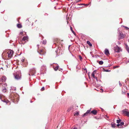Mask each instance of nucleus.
<instances>
[{
  "mask_svg": "<svg viewBox=\"0 0 129 129\" xmlns=\"http://www.w3.org/2000/svg\"><path fill=\"white\" fill-rule=\"evenodd\" d=\"M16 80H18L20 78V76L21 75V73L20 71L16 72L13 74Z\"/></svg>",
  "mask_w": 129,
  "mask_h": 129,
  "instance_id": "1",
  "label": "nucleus"
},
{
  "mask_svg": "<svg viewBox=\"0 0 129 129\" xmlns=\"http://www.w3.org/2000/svg\"><path fill=\"white\" fill-rule=\"evenodd\" d=\"M36 73V70L35 69L33 68L31 69L30 71V72L29 74L30 76L31 75L33 76Z\"/></svg>",
  "mask_w": 129,
  "mask_h": 129,
  "instance_id": "2",
  "label": "nucleus"
},
{
  "mask_svg": "<svg viewBox=\"0 0 129 129\" xmlns=\"http://www.w3.org/2000/svg\"><path fill=\"white\" fill-rule=\"evenodd\" d=\"M125 36V35H124L122 32H119L118 35V39L119 40L123 39Z\"/></svg>",
  "mask_w": 129,
  "mask_h": 129,
  "instance_id": "3",
  "label": "nucleus"
},
{
  "mask_svg": "<svg viewBox=\"0 0 129 129\" xmlns=\"http://www.w3.org/2000/svg\"><path fill=\"white\" fill-rule=\"evenodd\" d=\"M114 51L116 52L119 53L120 52V48L118 46L114 47Z\"/></svg>",
  "mask_w": 129,
  "mask_h": 129,
  "instance_id": "4",
  "label": "nucleus"
},
{
  "mask_svg": "<svg viewBox=\"0 0 129 129\" xmlns=\"http://www.w3.org/2000/svg\"><path fill=\"white\" fill-rule=\"evenodd\" d=\"M91 109V108H90V110H87L85 113L82 115V116L83 117L86 116H87L89 114H90V109Z\"/></svg>",
  "mask_w": 129,
  "mask_h": 129,
  "instance_id": "5",
  "label": "nucleus"
},
{
  "mask_svg": "<svg viewBox=\"0 0 129 129\" xmlns=\"http://www.w3.org/2000/svg\"><path fill=\"white\" fill-rule=\"evenodd\" d=\"M8 54V57L9 58H11L13 54V51H11L7 53Z\"/></svg>",
  "mask_w": 129,
  "mask_h": 129,
  "instance_id": "6",
  "label": "nucleus"
},
{
  "mask_svg": "<svg viewBox=\"0 0 129 129\" xmlns=\"http://www.w3.org/2000/svg\"><path fill=\"white\" fill-rule=\"evenodd\" d=\"M124 123L123 122H120V123L118 124H117V126L119 128H121L122 127V126L124 124Z\"/></svg>",
  "mask_w": 129,
  "mask_h": 129,
  "instance_id": "7",
  "label": "nucleus"
},
{
  "mask_svg": "<svg viewBox=\"0 0 129 129\" xmlns=\"http://www.w3.org/2000/svg\"><path fill=\"white\" fill-rule=\"evenodd\" d=\"M122 111L123 113L126 114L127 116L129 117V112L127 111L124 110H123Z\"/></svg>",
  "mask_w": 129,
  "mask_h": 129,
  "instance_id": "8",
  "label": "nucleus"
},
{
  "mask_svg": "<svg viewBox=\"0 0 129 129\" xmlns=\"http://www.w3.org/2000/svg\"><path fill=\"white\" fill-rule=\"evenodd\" d=\"M97 113V111L95 110H93L90 112V114L92 113L94 115H96Z\"/></svg>",
  "mask_w": 129,
  "mask_h": 129,
  "instance_id": "9",
  "label": "nucleus"
},
{
  "mask_svg": "<svg viewBox=\"0 0 129 129\" xmlns=\"http://www.w3.org/2000/svg\"><path fill=\"white\" fill-rule=\"evenodd\" d=\"M28 39V37L27 36L24 37L22 39V41H25L26 40H27Z\"/></svg>",
  "mask_w": 129,
  "mask_h": 129,
  "instance_id": "10",
  "label": "nucleus"
},
{
  "mask_svg": "<svg viewBox=\"0 0 129 129\" xmlns=\"http://www.w3.org/2000/svg\"><path fill=\"white\" fill-rule=\"evenodd\" d=\"M105 54L106 55H108L109 54V53L108 50L106 49L105 50Z\"/></svg>",
  "mask_w": 129,
  "mask_h": 129,
  "instance_id": "11",
  "label": "nucleus"
},
{
  "mask_svg": "<svg viewBox=\"0 0 129 129\" xmlns=\"http://www.w3.org/2000/svg\"><path fill=\"white\" fill-rule=\"evenodd\" d=\"M1 101L4 102L6 103L7 104L9 102L8 100L6 99H2L1 100Z\"/></svg>",
  "mask_w": 129,
  "mask_h": 129,
  "instance_id": "12",
  "label": "nucleus"
},
{
  "mask_svg": "<svg viewBox=\"0 0 129 129\" xmlns=\"http://www.w3.org/2000/svg\"><path fill=\"white\" fill-rule=\"evenodd\" d=\"M7 79L6 77L5 76L2 77V82L5 81Z\"/></svg>",
  "mask_w": 129,
  "mask_h": 129,
  "instance_id": "13",
  "label": "nucleus"
},
{
  "mask_svg": "<svg viewBox=\"0 0 129 129\" xmlns=\"http://www.w3.org/2000/svg\"><path fill=\"white\" fill-rule=\"evenodd\" d=\"M46 67L45 66L43 65L42 66L41 71L43 70V69H46Z\"/></svg>",
  "mask_w": 129,
  "mask_h": 129,
  "instance_id": "14",
  "label": "nucleus"
},
{
  "mask_svg": "<svg viewBox=\"0 0 129 129\" xmlns=\"http://www.w3.org/2000/svg\"><path fill=\"white\" fill-rule=\"evenodd\" d=\"M87 44H88V45L90 46H92V44L91 43H90V42L89 41H87Z\"/></svg>",
  "mask_w": 129,
  "mask_h": 129,
  "instance_id": "15",
  "label": "nucleus"
},
{
  "mask_svg": "<svg viewBox=\"0 0 129 129\" xmlns=\"http://www.w3.org/2000/svg\"><path fill=\"white\" fill-rule=\"evenodd\" d=\"M60 48L59 47L58 48V49L57 50H56L55 51V52L56 54H57L58 52L59 53L60 52Z\"/></svg>",
  "mask_w": 129,
  "mask_h": 129,
  "instance_id": "16",
  "label": "nucleus"
},
{
  "mask_svg": "<svg viewBox=\"0 0 129 129\" xmlns=\"http://www.w3.org/2000/svg\"><path fill=\"white\" fill-rule=\"evenodd\" d=\"M126 48L127 52L129 53V47L127 45L126 46Z\"/></svg>",
  "mask_w": 129,
  "mask_h": 129,
  "instance_id": "17",
  "label": "nucleus"
},
{
  "mask_svg": "<svg viewBox=\"0 0 129 129\" xmlns=\"http://www.w3.org/2000/svg\"><path fill=\"white\" fill-rule=\"evenodd\" d=\"M17 26L18 28H21L22 27L21 24H18L17 25Z\"/></svg>",
  "mask_w": 129,
  "mask_h": 129,
  "instance_id": "18",
  "label": "nucleus"
},
{
  "mask_svg": "<svg viewBox=\"0 0 129 129\" xmlns=\"http://www.w3.org/2000/svg\"><path fill=\"white\" fill-rule=\"evenodd\" d=\"M70 29H71V31H72V33H73V34H74V35L76 36V34L75 33V32L73 30L72 27H71V26L70 27Z\"/></svg>",
  "mask_w": 129,
  "mask_h": 129,
  "instance_id": "19",
  "label": "nucleus"
},
{
  "mask_svg": "<svg viewBox=\"0 0 129 129\" xmlns=\"http://www.w3.org/2000/svg\"><path fill=\"white\" fill-rule=\"evenodd\" d=\"M59 68L58 65H57L54 68V70L55 71H56Z\"/></svg>",
  "mask_w": 129,
  "mask_h": 129,
  "instance_id": "20",
  "label": "nucleus"
},
{
  "mask_svg": "<svg viewBox=\"0 0 129 129\" xmlns=\"http://www.w3.org/2000/svg\"><path fill=\"white\" fill-rule=\"evenodd\" d=\"M112 127L113 128H114L116 126V124L115 123L111 124Z\"/></svg>",
  "mask_w": 129,
  "mask_h": 129,
  "instance_id": "21",
  "label": "nucleus"
},
{
  "mask_svg": "<svg viewBox=\"0 0 129 129\" xmlns=\"http://www.w3.org/2000/svg\"><path fill=\"white\" fill-rule=\"evenodd\" d=\"M92 76L94 78H95V76L94 75V72H93L91 73Z\"/></svg>",
  "mask_w": 129,
  "mask_h": 129,
  "instance_id": "22",
  "label": "nucleus"
},
{
  "mask_svg": "<svg viewBox=\"0 0 129 129\" xmlns=\"http://www.w3.org/2000/svg\"><path fill=\"white\" fill-rule=\"evenodd\" d=\"M99 64L100 65H102L103 63V62L102 61H100L99 62Z\"/></svg>",
  "mask_w": 129,
  "mask_h": 129,
  "instance_id": "23",
  "label": "nucleus"
},
{
  "mask_svg": "<svg viewBox=\"0 0 129 129\" xmlns=\"http://www.w3.org/2000/svg\"><path fill=\"white\" fill-rule=\"evenodd\" d=\"M43 44H45L46 43V40H44L43 41Z\"/></svg>",
  "mask_w": 129,
  "mask_h": 129,
  "instance_id": "24",
  "label": "nucleus"
},
{
  "mask_svg": "<svg viewBox=\"0 0 129 129\" xmlns=\"http://www.w3.org/2000/svg\"><path fill=\"white\" fill-rule=\"evenodd\" d=\"M121 121V120L120 119L117 120V123L118 124Z\"/></svg>",
  "mask_w": 129,
  "mask_h": 129,
  "instance_id": "25",
  "label": "nucleus"
},
{
  "mask_svg": "<svg viewBox=\"0 0 129 129\" xmlns=\"http://www.w3.org/2000/svg\"><path fill=\"white\" fill-rule=\"evenodd\" d=\"M6 88H5L2 90V91L4 92H5L6 91Z\"/></svg>",
  "mask_w": 129,
  "mask_h": 129,
  "instance_id": "26",
  "label": "nucleus"
},
{
  "mask_svg": "<svg viewBox=\"0 0 129 129\" xmlns=\"http://www.w3.org/2000/svg\"><path fill=\"white\" fill-rule=\"evenodd\" d=\"M40 53L39 52V54H40V55H43V54L42 53H41L43 52V50H41L40 51Z\"/></svg>",
  "mask_w": 129,
  "mask_h": 129,
  "instance_id": "27",
  "label": "nucleus"
},
{
  "mask_svg": "<svg viewBox=\"0 0 129 129\" xmlns=\"http://www.w3.org/2000/svg\"><path fill=\"white\" fill-rule=\"evenodd\" d=\"M104 118L106 119H107L108 118H109V117H108L107 115H105V116Z\"/></svg>",
  "mask_w": 129,
  "mask_h": 129,
  "instance_id": "28",
  "label": "nucleus"
},
{
  "mask_svg": "<svg viewBox=\"0 0 129 129\" xmlns=\"http://www.w3.org/2000/svg\"><path fill=\"white\" fill-rule=\"evenodd\" d=\"M79 58L80 60H81L82 59V57L81 56V55H79Z\"/></svg>",
  "mask_w": 129,
  "mask_h": 129,
  "instance_id": "29",
  "label": "nucleus"
},
{
  "mask_svg": "<svg viewBox=\"0 0 129 129\" xmlns=\"http://www.w3.org/2000/svg\"><path fill=\"white\" fill-rule=\"evenodd\" d=\"M44 90V87H43L41 89V90L42 91H43Z\"/></svg>",
  "mask_w": 129,
  "mask_h": 129,
  "instance_id": "30",
  "label": "nucleus"
},
{
  "mask_svg": "<svg viewBox=\"0 0 129 129\" xmlns=\"http://www.w3.org/2000/svg\"><path fill=\"white\" fill-rule=\"evenodd\" d=\"M124 27H125L126 28V29L127 30H128V29H129V28L126 27V26H123Z\"/></svg>",
  "mask_w": 129,
  "mask_h": 129,
  "instance_id": "31",
  "label": "nucleus"
},
{
  "mask_svg": "<svg viewBox=\"0 0 129 129\" xmlns=\"http://www.w3.org/2000/svg\"><path fill=\"white\" fill-rule=\"evenodd\" d=\"M104 71H105V72H109L110 71H111L110 70H105Z\"/></svg>",
  "mask_w": 129,
  "mask_h": 129,
  "instance_id": "32",
  "label": "nucleus"
},
{
  "mask_svg": "<svg viewBox=\"0 0 129 129\" xmlns=\"http://www.w3.org/2000/svg\"><path fill=\"white\" fill-rule=\"evenodd\" d=\"M119 67V66H116L114 67H113V68H114V69H115V68H118Z\"/></svg>",
  "mask_w": 129,
  "mask_h": 129,
  "instance_id": "33",
  "label": "nucleus"
},
{
  "mask_svg": "<svg viewBox=\"0 0 129 129\" xmlns=\"http://www.w3.org/2000/svg\"><path fill=\"white\" fill-rule=\"evenodd\" d=\"M16 89L15 88H12L11 89V90H15Z\"/></svg>",
  "mask_w": 129,
  "mask_h": 129,
  "instance_id": "34",
  "label": "nucleus"
},
{
  "mask_svg": "<svg viewBox=\"0 0 129 129\" xmlns=\"http://www.w3.org/2000/svg\"><path fill=\"white\" fill-rule=\"evenodd\" d=\"M79 114V113L78 112H77L76 113H75V114L76 115H78Z\"/></svg>",
  "mask_w": 129,
  "mask_h": 129,
  "instance_id": "35",
  "label": "nucleus"
},
{
  "mask_svg": "<svg viewBox=\"0 0 129 129\" xmlns=\"http://www.w3.org/2000/svg\"><path fill=\"white\" fill-rule=\"evenodd\" d=\"M78 5H85V4H78Z\"/></svg>",
  "mask_w": 129,
  "mask_h": 129,
  "instance_id": "36",
  "label": "nucleus"
},
{
  "mask_svg": "<svg viewBox=\"0 0 129 129\" xmlns=\"http://www.w3.org/2000/svg\"><path fill=\"white\" fill-rule=\"evenodd\" d=\"M23 31H20V34L21 35H22L23 34Z\"/></svg>",
  "mask_w": 129,
  "mask_h": 129,
  "instance_id": "37",
  "label": "nucleus"
},
{
  "mask_svg": "<svg viewBox=\"0 0 129 129\" xmlns=\"http://www.w3.org/2000/svg\"><path fill=\"white\" fill-rule=\"evenodd\" d=\"M119 86H122V84H121V83H120V81H119Z\"/></svg>",
  "mask_w": 129,
  "mask_h": 129,
  "instance_id": "38",
  "label": "nucleus"
},
{
  "mask_svg": "<svg viewBox=\"0 0 129 129\" xmlns=\"http://www.w3.org/2000/svg\"><path fill=\"white\" fill-rule=\"evenodd\" d=\"M81 0H77L76 1V3L80 1H81Z\"/></svg>",
  "mask_w": 129,
  "mask_h": 129,
  "instance_id": "39",
  "label": "nucleus"
},
{
  "mask_svg": "<svg viewBox=\"0 0 129 129\" xmlns=\"http://www.w3.org/2000/svg\"><path fill=\"white\" fill-rule=\"evenodd\" d=\"M24 58H23V59H22L21 60V61H22V62H23L24 61Z\"/></svg>",
  "mask_w": 129,
  "mask_h": 129,
  "instance_id": "40",
  "label": "nucleus"
},
{
  "mask_svg": "<svg viewBox=\"0 0 129 129\" xmlns=\"http://www.w3.org/2000/svg\"><path fill=\"white\" fill-rule=\"evenodd\" d=\"M84 70H85V71H86V72H87V70L86 69V68L84 69Z\"/></svg>",
  "mask_w": 129,
  "mask_h": 129,
  "instance_id": "41",
  "label": "nucleus"
},
{
  "mask_svg": "<svg viewBox=\"0 0 129 129\" xmlns=\"http://www.w3.org/2000/svg\"><path fill=\"white\" fill-rule=\"evenodd\" d=\"M58 70H59V71H60L61 72L62 71V69H60V70L59 69Z\"/></svg>",
  "mask_w": 129,
  "mask_h": 129,
  "instance_id": "42",
  "label": "nucleus"
},
{
  "mask_svg": "<svg viewBox=\"0 0 129 129\" xmlns=\"http://www.w3.org/2000/svg\"><path fill=\"white\" fill-rule=\"evenodd\" d=\"M94 78L97 81H98V80H97V77H95V78Z\"/></svg>",
  "mask_w": 129,
  "mask_h": 129,
  "instance_id": "43",
  "label": "nucleus"
},
{
  "mask_svg": "<svg viewBox=\"0 0 129 129\" xmlns=\"http://www.w3.org/2000/svg\"><path fill=\"white\" fill-rule=\"evenodd\" d=\"M127 94L128 97H129V93H127Z\"/></svg>",
  "mask_w": 129,
  "mask_h": 129,
  "instance_id": "44",
  "label": "nucleus"
},
{
  "mask_svg": "<svg viewBox=\"0 0 129 129\" xmlns=\"http://www.w3.org/2000/svg\"><path fill=\"white\" fill-rule=\"evenodd\" d=\"M73 129H77V127H75Z\"/></svg>",
  "mask_w": 129,
  "mask_h": 129,
  "instance_id": "45",
  "label": "nucleus"
},
{
  "mask_svg": "<svg viewBox=\"0 0 129 129\" xmlns=\"http://www.w3.org/2000/svg\"><path fill=\"white\" fill-rule=\"evenodd\" d=\"M0 99L1 100H2V97L1 96V95H0Z\"/></svg>",
  "mask_w": 129,
  "mask_h": 129,
  "instance_id": "46",
  "label": "nucleus"
},
{
  "mask_svg": "<svg viewBox=\"0 0 129 129\" xmlns=\"http://www.w3.org/2000/svg\"><path fill=\"white\" fill-rule=\"evenodd\" d=\"M89 4H85V5H86V6H88L89 5Z\"/></svg>",
  "mask_w": 129,
  "mask_h": 129,
  "instance_id": "47",
  "label": "nucleus"
},
{
  "mask_svg": "<svg viewBox=\"0 0 129 129\" xmlns=\"http://www.w3.org/2000/svg\"><path fill=\"white\" fill-rule=\"evenodd\" d=\"M96 70H95L93 72H94H94H95L96 71Z\"/></svg>",
  "mask_w": 129,
  "mask_h": 129,
  "instance_id": "48",
  "label": "nucleus"
},
{
  "mask_svg": "<svg viewBox=\"0 0 129 129\" xmlns=\"http://www.w3.org/2000/svg\"><path fill=\"white\" fill-rule=\"evenodd\" d=\"M118 31H119V28H118Z\"/></svg>",
  "mask_w": 129,
  "mask_h": 129,
  "instance_id": "49",
  "label": "nucleus"
},
{
  "mask_svg": "<svg viewBox=\"0 0 129 129\" xmlns=\"http://www.w3.org/2000/svg\"><path fill=\"white\" fill-rule=\"evenodd\" d=\"M30 103H32L33 102V101H31L30 102Z\"/></svg>",
  "mask_w": 129,
  "mask_h": 129,
  "instance_id": "50",
  "label": "nucleus"
},
{
  "mask_svg": "<svg viewBox=\"0 0 129 129\" xmlns=\"http://www.w3.org/2000/svg\"><path fill=\"white\" fill-rule=\"evenodd\" d=\"M6 67H7V68H8V66L7 65H6Z\"/></svg>",
  "mask_w": 129,
  "mask_h": 129,
  "instance_id": "51",
  "label": "nucleus"
},
{
  "mask_svg": "<svg viewBox=\"0 0 129 129\" xmlns=\"http://www.w3.org/2000/svg\"><path fill=\"white\" fill-rule=\"evenodd\" d=\"M70 46V45L69 46V47Z\"/></svg>",
  "mask_w": 129,
  "mask_h": 129,
  "instance_id": "52",
  "label": "nucleus"
},
{
  "mask_svg": "<svg viewBox=\"0 0 129 129\" xmlns=\"http://www.w3.org/2000/svg\"><path fill=\"white\" fill-rule=\"evenodd\" d=\"M37 46H39V45H37Z\"/></svg>",
  "mask_w": 129,
  "mask_h": 129,
  "instance_id": "53",
  "label": "nucleus"
},
{
  "mask_svg": "<svg viewBox=\"0 0 129 129\" xmlns=\"http://www.w3.org/2000/svg\"><path fill=\"white\" fill-rule=\"evenodd\" d=\"M3 69V68H0V69Z\"/></svg>",
  "mask_w": 129,
  "mask_h": 129,
  "instance_id": "54",
  "label": "nucleus"
},
{
  "mask_svg": "<svg viewBox=\"0 0 129 129\" xmlns=\"http://www.w3.org/2000/svg\"><path fill=\"white\" fill-rule=\"evenodd\" d=\"M70 110H68V111H69Z\"/></svg>",
  "mask_w": 129,
  "mask_h": 129,
  "instance_id": "55",
  "label": "nucleus"
},
{
  "mask_svg": "<svg viewBox=\"0 0 129 129\" xmlns=\"http://www.w3.org/2000/svg\"><path fill=\"white\" fill-rule=\"evenodd\" d=\"M1 1H0V3H1Z\"/></svg>",
  "mask_w": 129,
  "mask_h": 129,
  "instance_id": "56",
  "label": "nucleus"
},
{
  "mask_svg": "<svg viewBox=\"0 0 129 129\" xmlns=\"http://www.w3.org/2000/svg\"><path fill=\"white\" fill-rule=\"evenodd\" d=\"M67 23H68V22L67 21Z\"/></svg>",
  "mask_w": 129,
  "mask_h": 129,
  "instance_id": "57",
  "label": "nucleus"
},
{
  "mask_svg": "<svg viewBox=\"0 0 129 129\" xmlns=\"http://www.w3.org/2000/svg\"><path fill=\"white\" fill-rule=\"evenodd\" d=\"M54 8H55V9H56L55 7Z\"/></svg>",
  "mask_w": 129,
  "mask_h": 129,
  "instance_id": "58",
  "label": "nucleus"
},
{
  "mask_svg": "<svg viewBox=\"0 0 129 129\" xmlns=\"http://www.w3.org/2000/svg\"><path fill=\"white\" fill-rule=\"evenodd\" d=\"M40 58H41V57H40Z\"/></svg>",
  "mask_w": 129,
  "mask_h": 129,
  "instance_id": "59",
  "label": "nucleus"
},
{
  "mask_svg": "<svg viewBox=\"0 0 129 129\" xmlns=\"http://www.w3.org/2000/svg\"><path fill=\"white\" fill-rule=\"evenodd\" d=\"M56 55V56H57V55Z\"/></svg>",
  "mask_w": 129,
  "mask_h": 129,
  "instance_id": "60",
  "label": "nucleus"
},
{
  "mask_svg": "<svg viewBox=\"0 0 129 129\" xmlns=\"http://www.w3.org/2000/svg\"><path fill=\"white\" fill-rule=\"evenodd\" d=\"M128 62H129V60L128 61Z\"/></svg>",
  "mask_w": 129,
  "mask_h": 129,
  "instance_id": "61",
  "label": "nucleus"
}]
</instances>
